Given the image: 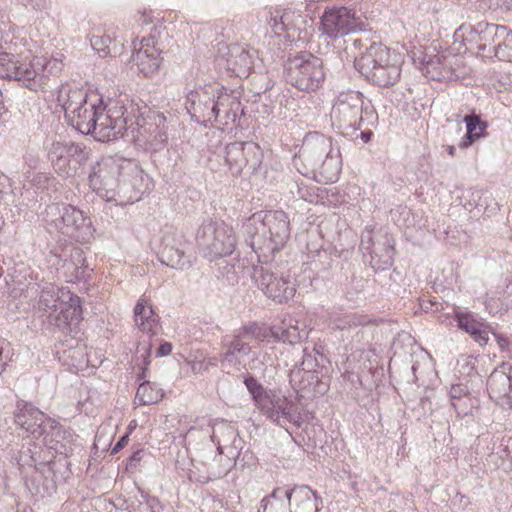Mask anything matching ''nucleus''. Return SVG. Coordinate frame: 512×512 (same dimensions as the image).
<instances>
[{
  "mask_svg": "<svg viewBox=\"0 0 512 512\" xmlns=\"http://www.w3.org/2000/svg\"><path fill=\"white\" fill-rule=\"evenodd\" d=\"M88 180L90 187L101 198L125 205L140 200L144 172L133 161L107 156L91 166Z\"/></svg>",
  "mask_w": 512,
  "mask_h": 512,
  "instance_id": "obj_1",
  "label": "nucleus"
},
{
  "mask_svg": "<svg viewBox=\"0 0 512 512\" xmlns=\"http://www.w3.org/2000/svg\"><path fill=\"white\" fill-rule=\"evenodd\" d=\"M245 242L262 264H268L290 236V222L282 210L259 211L244 224Z\"/></svg>",
  "mask_w": 512,
  "mask_h": 512,
  "instance_id": "obj_2",
  "label": "nucleus"
},
{
  "mask_svg": "<svg viewBox=\"0 0 512 512\" xmlns=\"http://www.w3.org/2000/svg\"><path fill=\"white\" fill-rule=\"evenodd\" d=\"M63 66L62 60L57 57L20 60L17 55L0 51V78L21 82L33 91L51 87V80L62 72Z\"/></svg>",
  "mask_w": 512,
  "mask_h": 512,
  "instance_id": "obj_3",
  "label": "nucleus"
},
{
  "mask_svg": "<svg viewBox=\"0 0 512 512\" xmlns=\"http://www.w3.org/2000/svg\"><path fill=\"white\" fill-rule=\"evenodd\" d=\"M402 62L399 53L381 43L372 42L366 52L355 58L354 66L372 85L389 88L399 82Z\"/></svg>",
  "mask_w": 512,
  "mask_h": 512,
  "instance_id": "obj_4",
  "label": "nucleus"
},
{
  "mask_svg": "<svg viewBox=\"0 0 512 512\" xmlns=\"http://www.w3.org/2000/svg\"><path fill=\"white\" fill-rule=\"evenodd\" d=\"M332 126L342 135L352 137L363 127L375 126L378 114L370 103H365L360 92H341L335 99L330 111Z\"/></svg>",
  "mask_w": 512,
  "mask_h": 512,
  "instance_id": "obj_5",
  "label": "nucleus"
},
{
  "mask_svg": "<svg viewBox=\"0 0 512 512\" xmlns=\"http://www.w3.org/2000/svg\"><path fill=\"white\" fill-rule=\"evenodd\" d=\"M63 109L72 127L82 134L95 135L100 113L104 111L97 95L88 96L83 89H70Z\"/></svg>",
  "mask_w": 512,
  "mask_h": 512,
  "instance_id": "obj_6",
  "label": "nucleus"
},
{
  "mask_svg": "<svg viewBox=\"0 0 512 512\" xmlns=\"http://www.w3.org/2000/svg\"><path fill=\"white\" fill-rule=\"evenodd\" d=\"M196 243L209 261L230 256L236 249L237 236L231 225L221 220H206L197 230Z\"/></svg>",
  "mask_w": 512,
  "mask_h": 512,
  "instance_id": "obj_7",
  "label": "nucleus"
},
{
  "mask_svg": "<svg viewBox=\"0 0 512 512\" xmlns=\"http://www.w3.org/2000/svg\"><path fill=\"white\" fill-rule=\"evenodd\" d=\"M46 223L64 236L77 242H88L94 228L89 217L77 207L65 203H52L45 209Z\"/></svg>",
  "mask_w": 512,
  "mask_h": 512,
  "instance_id": "obj_8",
  "label": "nucleus"
},
{
  "mask_svg": "<svg viewBox=\"0 0 512 512\" xmlns=\"http://www.w3.org/2000/svg\"><path fill=\"white\" fill-rule=\"evenodd\" d=\"M285 81L300 91L312 92L321 88L326 79L323 60L310 52H300L285 64Z\"/></svg>",
  "mask_w": 512,
  "mask_h": 512,
  "instance_id": "obj_9",
  "label": "nucleus"
},
{
  "mask_svg": "<svg viewBox=\"0 0 512 512\" xmlns=\"http://www.w3.org/2000/svg\"><path fill=\"white\" fill-rule=\"evenodd\" d=\"M91 156V149L73 141H53L47 147V157L54 171L69 178L84 173V167Z\"/></svg>",
  "mask_w": 512,
  "mask_h": 512,
  "instance_id": "obj_10",
  "label": "nucleus"
},
{
  "mask_svg": "<svg viewBox=\"0 0 512 512\" xmlns=\"http://www.w3.org/2000/svg\"><path fill=\"white\" fill-rule=\"evenodd\" d=\"M268 337L266 328L257 322H249L222 338L220 360L222 364L239 365L251 353L252 341H263Z\"/></svg>",
  "mask_w": 512,
  "mask_h": 512,
  "instance_id": "obj_11",
  "label": "nucleus"
},
{
  "mask_svg": "<svg viewBox=\"0 0 512 512\" xmlns=\"http://www.w3.org/2000/svg\"><path fill=\"white\" fill-rule=\"evenodd\" d=\"M264 152L255 142H233L224 150L225 163L232 175H240L244 169L251 174L262 171Z\"/></svg>",
  "mask_w": 512,
  "mask_h": 512,
  "instance_id": "obj_12",
  "label": "nucleus"
},
{
  "mask_svg": "<svg viewBox=\"0 0 512 512\" xmlns=\"http://www.w3.org/2000/svg\"><path fill=\"white\" fill-rule=\"evenodd\" d=\"M253 279L259 290L279 304L288 302L295 295L296 284L292 277L270 267H254Z\"/></svg>",
  "mask_w": 512,
  "mask_h": 512,
  "instance_id": "obj_13",
  "label": "nucleus"
},
{
  "mask_svg": "<svg viewBox=\"0 0 512 512\" xmlns=\"http://www.w3.org/2000/svg\"><path fill=\"white\" fill-rule=\"evenodd\" d=\"M360 249L369 253L370 265L376 272L386 270L393 264L394 240L381 229L374 231L366 228L361 235Z\"/></svg>",
  "mask_w": 512,
  "mask_h": 512,
  "instance_id": "obj_14",
  "label": "nucleus"
},
{
  "mask_svg": "<svg viewBox=\"0 0 512 512\" xmlns=\"http://www.w3.org/2000/svg\"><path fill=\"white\" fill-rule=\"evenodd\" d=\"M218 91H220L219 84L208 83L187 93L185 107L195 122L204 125L215 122L214 100Z\"/></svg>",
  "mask_w": 512,
  "mask_h": 512,
  "instance_id": "obj_15",
  "label": "nucleus"
},
{
  "mask_svg": "<svg viewBox=\"0 0 512 512\" xmlns=\"http://www.w3.org/2000/svg\"><path fill=\"white\" fill-rule=\"evenodd\" d=\"M135 140L147 148L158 151L168 140L166 117L163 113L148 111L145 116L136 120Z\"/></svg>",
  "mask_w": 512,
  "mask_h": 512,
  "instance_id": "obj_16",
  "label": "nucleus"
},
{
  "mask_svg": "<svg viewBox=\"0 0 512 512\" xmlns=\"http://www.w3.org/2000/svg\"><path fill=\"white\" fill-rule=\"evenodd\" d=\"M40 449L41 447L36 445L35 443L32 445L31 441L27 444H23L21 449L12 456V459L17 463L20 468L25 467H33L35 470L31 476V484L33 486V493L39 497H45L46 495H51L55 490L56 486L52 480L45 479L41 482V472L37 465L42 466L43 468H47L48 472H50V468L48 464L39 462L38 458L40 457Z\"/></svg>",
  "mask_w": 512,
  "mask_h": 512,
  "instance_id": "obj_17",
  "label": "nucleus"
},
{
  "mask_svg": "<svg viewBox=\"0 0 512 512\" xmlns=\"http://www.w3.org/2000/svg\"><path fill=\"white\" fill-rule=\"evenodd\" d=\"M188 242L182 232L171 230L163 234L161 247L158 251L159 261L173 269L184 270L192 266L190 257L186 255Z\"/></svg>",
  "mask_w": 512,
  "mask_h": 512,
  "instance_id": "obj_18",
  "label": "nucleus"
},
{
  "mask_svg": "<svg viewBox=\"0 0 512 512\" xmlns=\"http://www.w3.org/2000/svg\"><path fill=\"white\" fill-rule=\"evenodd\" d=\"M269 420L281 427L292 423L297 427L301 426V414L297 405L286 396L272 391L267 401L258 408Z\"/></svg>",
  "mask_w": 512,
  "mask_h": 512,
  "instance_id": "obj_19",
  "label": "nucleus"
},
{
  "mask_svg": "<svg viewBox=\"0 0 512 512\" xmlns=\"http://www.w3.org/2000/svg\"><path fill=\"white\" fill-rule=\"evenodd\" d=\"M508 27L504 25L480 21L474 25L462 24L455 32V36H466V40L478 44V50L493 53V46L503 39V34Z\"/></svg>",
  "mask_w": 512,
  "mask_h": 512,
  "instance_id": "obj_20",
  "label": "nucleus"
},
{
  "mask_svg": "<svg viewBox=\"0 0 512 512\" xmlns=\"http://www.w3.org/2000/svg\"><path fill=\"white\" fill-rule=\"evenodd\" d=\"M273 497H278L288 503V512H317V494L307 485H296L291 489L276 487L273 490Z\"/></svg>",
  "mask_w": 512,
  "mask_h": 512,
  "instance_id": "obj_21",
  "label": "nucleus"
},
{
  "mask_svg": "<svg viewBox=\"0 0 512 512\" xmlns=\"http://www.w3.org/2000/svg\"><path fill=\"white\" fill-rule=\"evenodd\" d=\"M321 24L323 33L332 39L346 36L358 28V20L346 7L325 11Z\"/></svg>",
  "mask_w": 512,
  "mask_h": 512,
  "instance_id": "obj_22",
  "label": "nucleus"
},
{
  "mask_svg": "<svg viewBox=\"0 0 512 512\" xmlns=\"http://www.w3.org/2000/svg\"><path fill=\"white\" fill-rule=\"evenodd\" d=\"M43 430L44 431H41V434H39L38 439L41 441L42 445L60 454H67L72 451L75 434L71 429L65 428L60 423L48 417L43 425Z\"/></svg>",
  "mask_w": 512,
  "mask_h": 512,
  "instance_id": "obj_23",
  "label": "nucleus"
},
{
  "mask_svg": "<svg viewBox=\"0 0 512 512\" xmlns=\"http://www.w3.org/2000/svg\"><path fill=\"white\" fill-rule=\"evenodd\" d=\"M305 368H293L290 371V383L300 398H314L324 395L328 384L320 379L319 372L303 371Z\"/></svg>",
  "mask_w": 512,
  "mask_h": 512,
  "instance_id": "obj_24",
  "label": "nucleus"
},
{
  "mask_svg": "<svg viewBox=\"0 0 512 512\" xmlns=\"http://www.w3.org/2000/svg\"><path fill=\"white\" fill-rule=\"evenodd\" d=\"M125 112L126 109L123 106L114 112L109 109L106 115L101 112L94 137L101 142L122 137L128 129V116H125Z\"/></svg>",
  "mask_w": 512,
  "mask_h": 512,
  "instance_id": "obj_25",
  "label": "nucleus"
},
{
  "mask_svg": "<svg viewBox=\"0 0 512 512\" xmlns=\"http://www.w3.org/2000/svg\"><path fill=\"white\" fill-rule=\"evenodd\" d=\"M48 416L34 405L25 401H18L14 412V422L23 429L28 436L38 440Z\"/></svg>",
  "mask_w": 512,
  "mask_h": 512,
  "instance_id": "obj_26",
  "label": "nucleus"
},
{
  "mask_svg": "<svg viewBox=\"0 0 512 512\" xmlns=\"http://www.w3.org/2000/svg\"><path fill=\"white\" fill-rule=\"evenodd\" d=\"M332 141L321 134L311 135L305 138L299 157L302 161L315 171L324 157L330 153Z\"/></svg>",
  "mask_w": 512,
  "mask_h": 512,
  "instance_id": "obj_27",
  "label": "nucleus"
},
{
  "mask_svg": "<svg viewBox=\"0 0 512 512\" xmlns=\"http://www.w3.org/2000/svg\"><path fill=\"white\" fill-rule=\"evenodd\" d=\"M64 302L60 305V312L54 318V324L63 332H71L72 325H78L82 320V307L80 297L70 292L63 293Z\"/></svg>",
  "mask_w": 512,
  "mask_h": 512,
  "instance_id": "obj_28",
  "label": "nucleus"
},
{
  "mask_svg": "<svg viewBox=\"0 0 512 512\" xmlns=\"http://www.w3.org/2000/svg\"><path fill=\"white\" fill-rule=\"evenodd\" d=\"M52 257L55 258L54 265L57 269H64L65 274H69L71 278L77 280L85 278L88 265L81 248L73 247L69 254L64 251L63 254H53Z\"/></svg>",
  "mask_w": 512,
  "mask_h": 512,
  "instance_id": "obj_29",
  "label": "nucleus"
},
{
  "mask_svg": "<svg viewBox=\"0 0 512 512\" xmlns=\"http://www.w3.org/2000/svg\"><path fill=\"white\" fill-rule=\"evenodd\" d=\"M455 320L457 326L468 333L471 338L480 346H485L489 340L488 333L491 332L490 325L474 317L470 312H456Z\"/></svg>",
  "mask_w": 512,
  "mask_h": 512,
  "instance_id": "obj_30",
  "label": "nucleus"
},
{
  "mask_svg": "<svg viewBox=\"0 0 512 512\" xmlns=\"http://www.w3.org/2000/svg\"><path fill=\"white\" fill-rule=\"evenodd\" d=\"M268 331L270 335L276 341H282L284 343L296 344L304 339L308 338V330L306 326L300 327L299 322L292 319H284L278 325H273Z\"/></svg>",
  "mask_w": 512,
  "mask_h": 512,
  "instance_id": "obj_31",
  "label": "nucleus"
},
{
  "mask_svg": "<svg viewBox=\"0 0 512 512\" xmlns=\"http://www.w3.org/2000/svg\"><path fill=\"white\" fill-rule=\"evenodd\" d=\"M134 321L141 332L150 336L155 335L159 328V316L144 298H140L134 307Z\"/></svg>",
  "mask_w": 512,
  "mask_h": 512,
  "instance_id": "obj_32",
  "label": "nucleus"
},
{
  "mask_svg": "<svg viewBox=\"0 0 512 512\" xmlns=\"http://www.w3.org/2000/svg\"><path fill=\"white\" fill-rule=\"evenodd\" d=\"M70 292L66 288H59L52 283H45L39 295L38 308L48 314L51 318L52 315L58 311L60 305L64 302L63 293Z\"/></svg>",
  "mask_w": 512,
  "mask_h": 512,
  "instance_id": "obj_33",
  "label": "nucleus"
},
{
  "mask_svg": "<svg viewBox=\"0 0 512 512\" xmlns=\"http://www.w3.org/2000/svg\"><path fill=\"white\" fill-rule=\"evenodd\" d=\"M252 64L253 57L249 50L237 44H233L229 47L227 67L237 76H248L252 69Z\"/></svg>",
  "mask_w": 512,
  "mask_h": 512,
  "instance_id": "obj_34",
  "label": "nucleus"
},
{
  "mask_svg": "<svg viewBox=\"0 0 512 512\" xmlns=\"http://www.w3.org/2000/svg\"><path fill=\"white\" fill-rule=\"evenodd\" d=\"M133 61L144 76L148 77L158 70L161 57L160 51L149 43L142 44L133 54Z\"/></svg>",
  "mask_w": 512,
  "mask_h": 512,
  "instance_id": "obj_35",
  "label": "nucleus"
},
{
  "mask_svg": "<svg viewBox=\"0 0 512 512\" xmlns=\"http://www.w3.org/2000/svg\"><path fill=\"white\" fill-rule=\"evenodd\" d=\"M512 386V377L502 371H494L487 382V389L491 399L507 404Z\"/></svg>",
  "mask_w": 512,
  "mask_h": 512,
  "instance_id": "obj_36",
  "label": "nucleus"
},
{
  "mask_svg": "<svg viewBox=\"0 0 512 512\" xmlns=\"http://www.w3.org/2000/svg\"><path fill=\"white\" fill-rule=\"evenodd\" d=\"M463 122L466 123V133L461 138L458 146L461 149L470 147L476 140L485 136L488 124L486 121L481 120L480 115L475 113L466 115L463 118Z\"/></svg>",
  "mask_w": 512,
  "mask_h": 512,
  "instance_id": "obj_37",
  "label": "nucleus"
},
{
  "mask_svg": "<svg viewBox=\"0 0 512 512\" xmlns=\"http://www.w3.org/2000/svg\"><path fill=\"white\" fill-rule=\"evenodd\" d=\"M211 439L217 445L220 454H223L224 447L232 445L234 449H237L238 444L241 443L237 430L227 422H222L213 427Z\"/></svg>",
  "mask_w": 512,
  "mask_h": 512,
  "instance_id": "obj_38",
  "label": "nucleus"
},
{
  "mask_svg": "<svg viewBox=\"0 0 512 512\" xmlns=\"http://www.w3.org/2000/svg\"><path fill=\"white\" fill-rule=\"evenodd\" d=\"M341 166L340 152L338 149L334 150L331 146L329 155L323 158L320 162V166H317L313 172L318 173L325 182H334L338 178Z\"/></svg>",
  "mask_w": 512,
  "mask_h": 512,
  "instance_id": "obj_39",
  "label": "nucleus"
},
{
  "mask_svg": "<svg viewBox=\"0 0 512 512\" xmlns=\"http://www.w3.org/2000/svg\"><path fill=\"white\" fill-rule=\"evenodd\" d=\"M337 257L335 250L309 249L310 268L316 273L326 272L337 262Z\"/></svg>",
  "mask_w": 512,
  "mask_h": 512,
  "instance_id": "obj_40",
  "label": "nucleus"
},
{
  "mask_svg": "<svg viewBox=\"0 0 512 512\" xmlns=\"http://www.w3.org/2000/svg\"><path fill=\"white\" fill-rule=\"evenodd\" d=\"M164 393L155 383L144 381L136 392V399L140 405H151L162 400Z\"/></svg>",
  "mask_w": 512,
  "mask_h": 512,
  "instance_id": "obj_41",
  "label": "nucleus"
},
{
  "mask_svg": "<svg viewBox=\"0 0 512 512\" xmlns=\"http://www.w3.org/2000/svg\"><path fill=\"white\" fill-rule=\"evenodd\" d=\"M244 384L251 394L257 408H259L264 401H267L269 394L272 392V390L266 391L262 384L251 375L244 378Z\"/></svg>",
  "mask_w": 512,
  "mask_h": 512,
  "instance_id": "obj_42",
  "label": "nucleus"
},
{
  "mask_svg": "<svg viewBox=\"0 0 512 512\" xmlns=\"http://www.w3.org/2000/svg\"><path fill=\"white\" fill-rule=\"evenodd\" d=\"M493 53L500 61L512 62V30L507 28L503 39L493 46Z\"/></svg>",
  "mask_w": 512,
  "mask_h": 512,
  "instance_id": "obj_43",
  "label": "nucleus"
},
{
  "mask_svg": "<svg viewBox=\"0 0 512 512\" xmlns=\"http://www.w3.org/2000/svg\"><path fill=\"white\" fill-rule=\"evenodd\" d=\"M318 356L321 358L323 355L313 347L311 350H309L307 347L303 349V357L302 361L299 364H296L293 368H305L304 371H314L319 372L320 363L318 360Z\"/></svg>",
  "mask_w": 512,
  "mask_h": 512,
  "instance_id": "obj_44",
  "label": "nucleus"
},
{
  "mask_svg": "<svg viewBox=\"0 0 512 512\" xmlns=\"http://www.w3.org/2000/svg\"><path fill=\"white\" fill-rule=\"evenodd\" d=\"M294 187L291 189V192L309 203H314L318 201V188L314 185H307L303 180L296 181Z\"/></svg>",
  "mask_w": 512,
  "mask_h": 512,
  "instance_id": "obj_45",
  "label": "nucleus"
},
{
  "mask_svg": "<svg viewBox=\"0 0 512 512\" xmlns=\"http://www.w3.org/2000/svg\"><path fill=\"white\" fill-rule=\"evenodd\" d=\"M217 277L224 280L228 285L237 284L239 281V275L236 265L223 261L219 264Z\"/></svg>",
  "mask_w": 512,
  "mask_h": 512,
  "instance_id": "obj_46",
  "label": "nucleus"
},
{
  "mask_svg": "<svg viewBox=\"0 0 512 512\" xmlns=\"http://www.w3.org/2000/svg\"><path fill=\"white\" fill-rule=\"evenodd\" d=\"M269 14L270 16L269 18L267 17V22L275 34H280L287 29L289 13L284 12L281 14L280 11H275V14L272 12H269Z\"/></svg>",
  "mask_w": 512,
  "mask_h": 512,
  "instance_id": "obj_47",
  "label": "nucleus"
},
{
  "mask_svg": "<svg viewBox=\"0 0 512 512\" xmlns=\"http://www.w3.org/2000/svg\"><path fill=\"white\" fill-rule=\"evenodd\" d=\"M138 490L141 496L139 506L143 508L141 512H162L163 508L158 498L150 496L140 488Z\"/></svg>",
  "mask_w": 512,
  "mask_h": 512,
  "instance_id": "obj_48",
  "label": "nucleus"
},
{
  "mask_svg": "<svg viewBox=\"0 0 512 512\" xmlns=\"http://www.w3.org/2000/svg\"><path fill=\"white\" fill-rule=\"evenodd\" d=\"M467 394H468V389L466 386H464L462 384L452 385V387L450 389L451 404L458 413H461V412L466 413L465 409L462 408L461 402H462V398L466 397Z\"/></svg>",
  "mask_w": 512,
  "mask_h": 512,
  "instance_id": "obj_49",
  "label": "nucleus"
},
{
  "mask_svg": "<svg viewBox=\"0 0 512 512\" xmlns=\"http://www.w3.org/2000/svg\"><path fill=\"white\" fill-rule=\"evenodd\" d=\"M231 102V94L227 93V90L220 86V91L217 93V97H215L214 103L216 107L215 110V121L217 118L223 114V110L229 108V103Z\"/></svg>",
  "mask_w": 512,
  "mask_h": 512,
  "instance_id": "obj_50",
  "label": "nucleus"
},
{
  "mask_svg": "<svg viewBox=\"0 0 512 512\" xmlns=\"http://www.w3.org/2000/svg\"><path fill=\"white\" fill-rule=\"evenodd\" d=\"M273 491L261 500L258 512H288L287 503L284 500H280V509H276L273 499H279L273 497Z\"/></svg>",
  "mask_w": 512,
  "mask_h": 512,
  "instance_id": "obj_51",
  "label": "nucleus"
},
{
  "mask_svg": "<svg viewBox=\"0 0 512 512\" xmlns=\"http://www.w3.org/2000/svg\"><path fill=\"white\" fill-rule=\"evenodd\" d=\"M111 43V38L108 35H92L90 37V44L92 48L99 52L104 53L105 55L109 54V45Z\"/></svg>",
  "mask_w": 512,
  "mask_h": 512,
  "instance_id": "obj_52",
  "label": "nucleus"
},
{
  "mask_svg": "<svg viewBox=\"0 0 512 512\" xmlns=\"http://www.w3.org/2000/svg\"><path fill=\"white\" fill-rule=\"evenodd\" d=\"M229 459L226 461V465H224L223 467H215L214 465H210L207 469V472L209 474V478H221L225 475H227V473L229 472L230 470V467H231V458H235V457H238L239 456V452H235L232 451V449L229 451Z\"/></svg>",
  "mask_w": 512,
  "mask_h": 512,
  "instance_id": "obj_53",
  "label": "nucleus"
},
{
  "mask_svg": "<svg viewBox=\"0 0 512 512\" xmlns=\"http://www.w3.org/2000/svg\"><path fill=\"white\" fill-rule=\"evenodd\" d=\"M239 112H243L241 103L237 96L231 94V102L229 103V108L223 110V116L226 120L225 123H227L229 120L235 122Z\"/></svg>",
  "mask_w": 512,
  "mask_h": 512,
  "instance_id": "obj_54",
  "label": "nucleus"
},
{
  "mask_svg": "<svg viewBox=\"0 0 512 512\" xmlns=\"http://www.w3.org/2000/svg\"><path fill=\"white\" fill-rule=\"evenodd\" d=\"M491 333L495 337V340L502 352H505L507 357L512 358V342L509 338L502 333H496L491 329Z\"/></svg>",
  "mask_w": 512,
  "mask_h": 512,
  "instance_id": "obj_55",
  "label": "nucleus"
},
{
  "mask_svg": "<svg viewBox=\"0 0 512 512\" xmlns=\"http://www.w3.org/2000/svg\"><path fill=\"white\" fill-rule=\"evenodd\" d=\"M9 343L0 339V373L5 369L7 361L9 360Z\"/></svg>",
  "mask_w": 512,
  "mask_h": 512,
  "instance_id": "obj_56",
  "label": "nucleus"
},
{
  "mask_svg": "<svg viewBox=\"0 0 512 512\" xmlns=\"http://www.w3.org/2000/svg\"><path fill=\"white\" fill-rule=\"evenodd\" d=\"M144 449H138L135 451L128 459H127V468L128 469H135L140 461L142 460L143 456L145 455Z\"/></svg>",
  "mask_w": 512,
  "mask_h": 512,
  "instance_id": "obj_57",
  "label": "nucleus"
},
{
  "mask_svg": "<svg viewBox=\"0 0 512 512\" xmlns=\"http://www.w3.org/2000/svg\"><path fill=\"white\" fill-rule=\"evenodd\" d=\"M345 42L346 43L351 42L352 47L355 50H358L360 52V55L358 57H360L362 55V53L366 52V49L369 47L367 45V39L363 40L362 38H358V37L349 38Z\"/></svg>",
  "mask_w": 512,
  "mask_h": 512,
  "instance_id": "obj_58",
  "label": "nucleus"
},
{
  "mask_svg": "<svg viewBox=\"0 0 512 512\" xmlns=\"http://www.w3.org/2000/svg\"><path fill=\"white\" fill-rule=\"evenodd\" d=\"M52 176L48 173H37L33 176L32 183L38 188H45Z\"/></svg>",
  "mask_w": 512,
  "mask_h": 512,
  "instance_id": "obj_59",
  "label": "nucleus"
},
{
  "mask_svg": "<svg viewBox=\"0 0 512 512\" xmlns=\"http://www.w3.org/2000/svg\"><path fill=\"white\" fill-rule=\"evenodd\" d=\"M371 127L372 126H367V124H364L363 127L361 129H359L360 133L359 134L356 133L353 137L360 136V138L363 140L364 143H368L373 136Z\"/></svg>",
  "mask_w": 512,
  "mask_h": 512,
  "instance_id": "obj_60",
  "label": "nucleus"
},
{
  "mask_svg": "<svg viewBox=\"0 0 512 512\" xmlns=\"http://www.w3.org/2000/svg\"><path fill=\"white\" fill-rule=\"evenodd\" d=\"M128 441H129V433H125L123 436L120 437V439L114 445V447L111 450V454H116L120 450H122L127 445Z\"/></svg>",
  "mask_w": 512,
  "mask_h": 512,
  "instance_id": "obj_61",
  "label": "nucleus"
},
{
  "mask_svg": "<svg viewBox=\"0 0 512 512\" xmlns=\"http://www.w3.org/2000/svg\"><path fill=\"white\" fill-rule=\"evenodd\" d=\"M172 352V344L169 342H163L160 344L156 351V357L167 356Z\"/></svg>",
  "mask_w": 512,
  "mask_h": 512,
  "instance_id": "obj_62",
  "label": "nucleus"
},
{
  "mask_svg": "<svg viewBox=\"0 0 512 512\" xmlns=\"http://www.w3.org/2000/svg\"><path fill=\"white\" fill-rule=\"evenodd\" d=\"M143 350H144V354L142 355L143 363L145 366H148L150 364L149 357H150V352H151V344H149L146 347H143Z\"/></svg>",
  "mask_w": 512,
  "mask_h": 512,
  "instance_id": "obj_63",
  "label": "nucleus"
},
{
  "mask_svg": "<svg viewBox=\"0 0 512 512\" xmlns=\"http://www.w3.org/2000/svg\"><path fill=\"white\" fill-rule=\"evenodd\" d=\"M428 304H429V305H433V303H432V302H430V301L422 300V301H421L420 306H421V308H422V309H424L425 311H427V310L429 309Z\"/></svg>",
  "mask_w": 512,
  "mask_h": 512,
  "instance_id": "obj_64",
  "label": "nucleus"
}]
</instances>
